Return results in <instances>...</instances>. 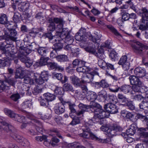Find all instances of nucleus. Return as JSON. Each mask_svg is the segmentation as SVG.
I'll use <instances>...</instances> for the list:
<instances>
[{
	"label": "nucleus",
	"mask_w": 148,
	"mask_h": 148,
	"mask_svg": "<svg viewBox=\"0 0 148 148\" xmlns=\"http://www.w3.org/2000/svg\"><path fill=\"white\" fill-rule=\"evenodd\" d=\"M89 125V124H86L85 123V124L82 127L83 132L79 134L80 136L87 139L97 140L99 142L102 143H107L109 141V140H110V139L109 138L102 139L100 138V137H97L91 132L88 126Z\"/></svg>",
	"instance_id": "1"
},
{
	"label": "nucleus",
	"mask_w": 148,
	"mask_h": 148,
	"mask_svg": "<svg viewBox=\"0 0 148 148\" xmlns=\"http://www.w3.org/2000/svg\"><path fill=\"white\" fill-rule=\"evenodd\" d=\"M101 130L105 132L108 134L110 137H112L116 135V133L121 130V128L118 126H112L108 125L102 126L100 128Z\"/></svg>",
	"instance_id": "2"
},
{
	"label": "nucleus",
	"mask_w": 148,
	"mask_h": 148,
	"mask_svg": "<svg viewBox=\"0 0 148 148\" xmlns=\"http://www.w3.org/2000/svg\"><path fill=\"white\" fill-rule=\"evenodd\" d=\"M31 52V50L27 47L19 49L17 52V55L19 60L22 62L25 61L28 57L27 56Z\"/></svg>",
	"instance_id": "3"
},
{
	"label": "nucleus",
	"mask_w": 148,
	"mask_h": 148,
	"mask_svg": "<svg viewBox=\"0 0 148 148\" xmlns=\"http://www.w3.org/2000/svg\"><path fill=\"white\" fill-rule=\"evenodd\" d=\"M12 25L10 24H8L7 27L8 30V32L5 33V35L11 40L15 41L17 38L16 36L17 32L15 29L11 28V26ZM12 27L11 26V27Z\"/></svg>",
	"instance_id": "4"
},
{
	"label": "nucleus",
	"mask_w": 148,
	"mask_h": 148,
	"mask_svg": "<svg viewBox=\"0 0 148 148\" xmlns=\"http://www.w3.org/2000/svg\"><path fill=\"white\" fill-rule=\"evenodd\" d=\"M61 101L60 103H57L54 107V111L57 114H60L64 113L65 111V107L64 105L66 104L64 103V101L62 98H59Z\"/></svg>",
	"instance_id": "5"
},
{
	"label": "nucleus",
	"mask_w": 148,
	"mask_h": 148,
	"mask_svg": "<svg viewBox=\"0 0 148 148\" xmlns=\"http://www.w3.org/2000/svg\"><path fill=\"white\" fill-rule=\"evenodd\" d=\"M134 52L136 54L142 55L144 53L146 46L139 42H137L136 45L133 46Z\"/></svg>",
	"instance_id": "6"
},
{
	"label": "nucleus",
	"mask_w": 148,
	"mask_h": 148,
	"mask_svg": "<svg viewBox=\"0 0 148 148\" xmlns=\"http://www.w3.org/2000/svg\"><path fill=\"white\" fill-rule=\"evenodd\" d=\"M99 111L94 112V116L92 119H89L88 121L85 122L86 124L89 125H92L93 123H96L99 122L100 119H101V112Z\"/></svg>",
	"instance_id": "7"
},
{
	"label": "nucleus",
	"mask_w": 148,
	"mask_h": 148,
	"mask_svg": "<svg viewBox=\"0 0 148 148\" xmlns=\"http://www.w3.org/2000/svg\"><path fill=\"white\" fill-rule=\"evenodd\" d=\"M104 108L105 110L109 112V114H115L118 112L117 107L112 103H108L105 105Z\"/></svg>",
	"instance_id": "8"
},
{
	"label": "nucleus",
	"mask_w": 148,
	"mask_h": 148,
	"mask_svg": "<svg viewBox=\"0 0 148 148\" xmlns=\"http://www.w3.org/2000/svg\"><path fill=\"white\" fill-rule=\"evenodd\" d=\"M140 15L142 16L140 24H146L148 23V10L145 8H143L140 10Z\"/></svg>",
	"instance_id": "9"
},
{
	"label": "nucleus",
	"mask_w": 148,
	"mask_h": 148,
	"mask_svg": "<svg viewBox=\"0 0 148 148\" xmlns=\"http://www.w3.org/2000/svg\"><path fill=\"white\" fill-rule=\"evenodd\" d=\"M91 69L88 66H84L82 67V73H87L88 74L85 77V78H88L90 80V81H92L93 78L94 76L95 75L94 72H91L89 73Z\"/></svg>",
	"instance_id": "10"
},
{
	"label": "nucleus",
	"mask_w": 148,
	"mask_h": 148,
	"mask_svg": "<svg viewBox=\"0 0 148 148\" xmlns=\"http://www.w3.org/2000/svg\"><path fill=\"white\" fill-rule=\"evenodd\" d=\"M134 73L137 76L142 78L146 75V71L145 68L140 67L136 68L134 70Z\"/></svg>",
	"instance_id": "11"
},
{
	"label": "nucleus",
	"mask_w": 148,
	"mask_h": 148,
	"mask_svg": "<svg viewBox=\"0 0 148 148\" xmlns=\"http://www.w3.org/2000/svg\"><path fill=\"white\" fill-rule=\"evenodd\" d=\"M130 84L133 85H142V82L138 77L135 75H131L129 78Z\"/></svg>",
	"instance_id": "12"
},
{
	"label": "nucleus",
	"mask_w": 148,
	"mask_h": 148,
	"mask_svg": "<svg viewBox=\"0 0 148 148\" xmlns=\"http://www.w3.org/2000/svg\"><path fill=\"white\" fill-rule=\"evenodd\" d=\"M89 108L92 112H94L99 111L102 108V107L98 103L93 102L90 103Z\"/></svg>",
	"instance_id": "13"
},
{
	"label": "nucleus",
	"mask_w": 148,
	"mask_h": 148,
	"mask_svg": "<svg viewBox=\"0 0 148 148\" xmlns=\"http://www.w3.org/2000/svg\"><path fill=\"white\" fill-rule=\"evenodd\" d=\"M142 85H133L132 87V91H131L132 95H134L135 92H141L143 93L146 91L147 89L145 88H142Z\"/></svg>",
	"instance_id": "14"
},
{
	"label": "nucleus",
	"mask_w": 148,
	"mask_h": 148,
	"mask_svg": "<svg viewBox=\"0 0 148 148\" xmlns=\"http://www.w3.org/2000/svg\"><path fill=\"white\" fill-rule=\"evenodd\" d=\"M86 95L88 100L91 102H95L97 97V95L96 93L92 91H88Z\"/></svg>",
	"instance_id": "15"
},
{
	"label": "nucleus",
	"mask_w": 148,
	"mask_h": 148,
	"mask_svg": "<svg viewBox=\"0 0 148 148\" xmlns=\"http://www.w3.org/2000/svg\"><path fill=\"white\" fill-rule=\"evenodd\" d=\"M64 104L67 103L69 106V110H70L71 113H69V115L71 117H72V113L74 114L76 112V110L74 108L76 105L75 103H73L71 101H67L64 102Z\"/></svg>",
	"instance_id": "16"
},
{
	"label": "nucleus",
	"mask_w": 148,
	"mask_h": 148,
	"mask_svg": "<svg viewBox=\"0 0 148 148\" xmlns=\"http://www.w3.org/2000/svg\"><path fill=\"white\" fill-rule=\"evenodd\" d=\"M69 33H70V32H69L68 28H63L61 32L60 33L61 34L60 35L57 37L55 39V41L57 42L58 41L59 42L61 40H62L63 39V37H64V36L68 34Z\"/></svg>",
	"instance_id": "17"
},
{
	"label": "nucleus",
	"mask_w": 148,
	"mask_h": 148,
	"mask_svg": "<svg viewBox=\"0 0 148 148\" xmlns=\"http://www.w3.org/2000/svg\"><path fill=\"white\" fill-rule=\"evenodd\" d=\"M27 116L28 118L31 120V122L34 125H38L40 126L41 125V123L36 119L34 115L31 113H29Z\"/></svg>",
	"instance_id": "18"
},
{
	"label": "nucleus",
	"mask_w": 148,
	"mask_h": 148,
	"mask_svg": "<svg viewBox=\"0 0 148 148\" xmlns=\"http://www.w3.org/2000/svg\"><path fill=\"white\" fill-rule=\"evenodd\" d=\"M10 136L17 142H22L23 141V142L24 141V140H23L24 141L26 142L27 144L28 143V142L27 140L24 139L23 137L21 136L17 135V134L14 133V132L13 133H11Z\"/></svg>",
	"instance_id": "19"
},
{
	"label": "nucleus",
	"mask_w": 148,
	"mask_h": 148,
	"mask_svg": "<svg viewBox=\"0 0 148 148\" xmlns=\"http://www.w3.org/2000/svg\"><path fill=\"white\" fill-rule=\"evenodd\" d=\"M32 103L31 101L27 100L23 102L21 106L23 109H30L32 107Z\"/></svg>",
	"instance_id": "20"
},
{
	"label": "nucleus",
	"mask_w": 148,
	"mask_h": 148,
	"mask_svg": "<svg viewBox=\"0 0 148 148\" xmlns=\"http://www.w3.org/2000/svg\"><path fill=\"white\" fill-rule=\"evenodd\" d=\"M45 56H42L41 57L40 59L39 62H36L35 64V65L37 66H43L46 64L47 65L48 60L49 59L48 57H45Z\"/></svg>",
	"instance_id": "21"
},
{
	"label": "nucleus",
	"mask_w": 148,
	"mask_h": 148,
	"mask_svg": "<svg viewBox=\"0 0 148 148\" xmlns=\"http://www.w3.org/2000/svg\"><path fill=\"white\" fill-rule=\"evenodd\" d=\"M94 84L97 88L102 87L103 88H106L108 87V84L106 82L105 80L102 79L99 82H95Z\"/></svg>",
	"instance_id": "22"
},
{
	"label": "nucleus",
	"mask_w": 148,
	"mask_h": 148,
	"mask_svg": "<svg viewBox=\"0 0 148 148\" xmlns=\"http://www.w3.org/2000/svg\"><path fill=\"white\" fill-rule=\"evenodd\" d=\"M72 83L76 87L79 86L81 85V82L79 78L75 75H73L70 77Z\"/></svg>",
	"instance_id": "23"
},
{
	"label": "nucleus",
	"mask_w": 148,
	"mask_h": 148,
	"mask_svg": "<svg viewBox=\"0 0 148 148\" xmlns=\"http://www.w3.org/2000/svg\"><path fill=\"white\" fill-rule=\"evenodd\" d=\"M8 17L5 14H1L0 16V23L2 24H6L7 27L9 23L8 21Z\"/></svg>",
	"instance_id": "24"
},
{
	"label": "nucleus",
	"mask_w": 148,
	"mask_h": 148,
	"mask_svg": "<svg viewBox=\"0 0 148 148\" xmlns=\"http://www.w3.org/2000/svg\"><path fill=\"white\" fill-rule=\"evenodd\" d=\"M117 97L119 102H121L123 105H124L125 104L128 100V98L121 94H119L117 95Z\"/></svg>",
	"instance_id": "25"
},
{
	"label": "nucleus",
	"mask_w": 148,
	"mask_h": 148,
	"mask_svg": "<svg viewBox=\"0 0 148 148\" xmlns=\"http://www.w3.org/2000/svg\"><path fill=\"white\" fill-rule=\"evenodd\" d=\"M143 100L139 104V107L140 109L145 111H148V101Z\"/></svg>",
	"instance_id": "26"
},
{
	"label": "nucleus",
	"mask_w": 148,
	"mask_h": 148,
	"mask_svg": "<svg viewBox=\"0 0 148 148\" xmlns=\"http://www.w3.org/2000/svg\"><path fill=\"white\" fill-rule=\"evenodd\" d=\"M9 88L8 84L5 81L0 80V92H2L5 90L8 89Z\"/></svg>",
	"instance_id": "27"
},
{
	"label": "nucleus",
	"mask_w": 148,
	"mask_h": 148,
	"mask_svg": "<svg viewBox=\"0 0 148 148\" xmlns=\"http://www.w3.org/2000/svg\"><path fill=\"white\" fill-rule=\"evenodd\" d=\"M139 131L140 136L144 138H148V127L146 128H140Z\"/></svg>",
	"instance_id": "28"
},
{
	"label": "nucleus",
	"mask_w": 148,
	"mask_h": 148,
	"mask_svg": "<svg viewBox=\"0 0 148 148\" xmlns=\"http://www.w3.org/2000/svg\"><path fill=\"white\" fill-rule=\"evenodd\" d=\"M48 49L47 47H40L37 49V51L41 56H46L48 52Z\"/></svg>",
	"instance_id": "29"
},
{
	"label": "nucleus",
	"mask_w": 148,
	"mask_h": 148,
	"mask_svg": "<svg viewBox=\"0 0 148 148\" xmlns=\"http://www.w3.org/2000/svg\"><path fill=\"white\" fill-rule=\"evenodd\" d=\"M43 96L48 101H52L56 98V96L54 95L49 92L44 94Z\"/></svg>",
	"instance_id": "30"
},
{
	"label": "nucleus",
	"mask_w": 148,
	"mask_h": 148,
	"mask_svg": "<svg viewBox=\"0 0 148 148\" xmlns=\"http://www.w3.org/2000/svg\"><path fill=\"white\" fill-rule=\"evenodd\" d=\"M132 89V87L129 85H124L120 88L121 91L125 94L129 93Z\"/></svg>",
	"instance_id": "31"
},
{
	"label": "nucleus",
	"mask_w": 148,
	"mask_h": 148,
	"mask_svg": "<svg viewBox=\"0 0 148 148\" xmlns=\"http://www.w3.org/2000/svg\"><path fill=\"white\" fill-rule=\"evenodd\" d=\"M5 113L9 117L14 119L16 114H15L13 111L8 108H5L4 110Z\"/></svg>",
	"instance_id": "32"
},
{
	"label": "nucleus",
	"mask_w": 148,
	"mask_h": 148,
	"mask_svg": "<svg viewBox=\"0 0 148 148\" xmlns=\"http://www.w3.org/2000/svg\"><path fill=\"white\" fill-rule=\"evenodd\" d=\"M99 49H98V52H96L95 56L99 58H104L105 55L104 54V50L101 48Z\"/></svg>",
	"instance_id": "33"
},
{
	"label": "nucleus",
	"mask_w": 148,
	"mask_h": 148,
	"mask_svg": "<svg viewBox=\"0 0 148 148\" xmlns=\"http://www.w3.org/2000/svg\"><path fill=\"white\" fill-rule=\"evenodd\" d=\"M63 89L64 91H74L72 85L69 83H65L63 86Z\"/></svg>",
	"instance_id": "34"
},
{
	"label": "nucleus",
	"mask_w": 148,
	"mask_h": 148,
	"mask_svg": "<svg viewBox=\"0 0 148 148\" xmlns=\"http://www.w3.org/2000/svg\"><path fill=\"white\" fill-rule=\"evenodd\" d=\"M106 27L116 36H121L120 34L119 33L117 30L112 25H106Z\"/></svg>",
	"instance_id": "35"
},
{
	"label": "nucleus",
	"mask_w": 148,
	"mask_h": 148,
	"mask_svg": "<svg viewBox=\"0 0 148 148\" xmlns=\"http://www.w3.org/2000/svg\"><path fill=\"white\" fill-rule=\"evenodd\" d=\"M56 59L58 61L60 62H64L68 60L67 56L64 54L58 56L56 57Z\"/></svg>",
	"instance_id": "36"
},
{
	"label": "nucleus",
	"mask_w": 148,
	"mask_h": 148,
	"mask_svg": "<svg viewBox=\"0 0 148 148\" xmlns=\"http://www.w3.org/2000/svg\"><path fill=\"white\" fill-rule=\"evenodd\" d=\"M62 40H61L60 41H56V43L54 45V47L53 49L56 51H59L61 50L63 47V44L61 42Z\"/></svg>",
	"instance_id": "37"
},
{
	"label": "nucleus",
	"mask_w": 148,
	"mask_h": 148,
	"mask_svg": "<svg viewBox=\"0 0 148 148\" xmlns=\"http://www.w3.org/2000/svg\"><path fill=\"white\" fill-rule=\"evenodd\" d=\"M21 14L17 12H14V15L12 18L13 20L15 23H17L19 22L20 19L21 18Z\"/></svg>",
	"instance_id": "38"
},
{
	"label": "nucleus",
	"mask_w": 148,
	"mask_h": 148,
	"mask_svg": "<svg viewBox=\"0 0 148 148\" xmlns=\"http://www.w3.org/2000/svg\"><path fill=\"white\" fill-rule=\"evenodd\" d=\"M65 39V42L67 43H71L73 42V37L70 34V33L64 36L63 39Z\"/></svg>",
	"instance_id": "39"
},
{
	"label": "nucleus",
	"mask_w": 148,
	"mask_h": 148,
	"mask_svg": "<svg viewBox=\"0 0 148 148\" xmlns=\"http://www.w3.org/2000/svg\"><path fill=\"white\" fill-rule=\"evenodd\" d=\"M136 132L135 129L132 126L131 127L127 130L126 133H123L122 134L125 136V134L126 135H133Z\"/></svg>",
	"instance_id": "40"
},
{
	"label": "nucleus",
	"mask_w": 148,
	"mask_h": 148,
	"mask_svg": "<svg viewBox=\"0 0 148 148\" xmlns=\"http://www.w3.org/2000/svg\"><path fill=\"white\" fill-rule=\"evenodd\" d=\"M47 65L50 70L57 69L58 68H60L58 67L57 64L54 62H49L47 63Z\"/></svg>",
	"instance_id": "41"
},
{
	"label": "nucleus",
	"mask_w": 148,
	"mask_h": 148,
	"mask_svg": "<svg viewBox=\"0 0 148 148\" xmlns=\"http://www.w3.org/2000/svg\"><path fill=\"white\" fill-rule=\"evenodd\" d=\"M106 100L110 103H116V96L113 95H108Z\"/></svg>",
	"instance_id": "42"
},
{
	"label": "nucleus",
	"mask_w": 148,
	"mask_h": 148,
	"mask_svg": "<svg viewBox=\"0 0 148 148\" xmlns=\"http://www.w3.org/2000/svg\"><path fill=\"white\" fill-rule=\"evenodd\" d=\"M72 118V120L69 124L72 126H74L81 123V121L79 118L77 116H75Z\"/></svg>",
	"instance_id": "43"
},
{
	"label": "nucleus",
	"mask_w": 148,
	"mask_h": 148,
	"mask_svg": "<svg viewBox=\"0 0 148 148\" xmlns=\"http://www.w3.org/2000/svg\"><path fill=\"white\" fill-rule=\"evenodd\" d=\"M48 23H49L48 26L47 30L48 31L53 32L56 29V25L54 23L51 22L48 19Z\"/></svg>",
	"instance_id": "44"
},
{
	"label": "nucleus",
	"mask_w": 148,
	"mask_h": 148,
	"mask_svg": "<svg viewBox=\"0 0 148 148\" xmlns=\"http://www.w3.org/2000/svg\"><path fill=\"white\" fill-rule=\"evenodd\" d=\"M14 120L18 122L23 123L25 122V117L22 115L16 114Z\"/></svg>",
	"instance_id": "45"
},
{
	"label": "nucleus",
	"mask_w": 148,
	"mask_h": 148,
	"mask_svg": "<svg viewBox=\"0 0 148 148\" xmlns=\"http://www.w3.org/2000/svg\"><path fill=\"white\" fill-rule=\"evenodd\" d=\"M55 93L57 95H60V97L64 94V91L63 88L61 87H57L54 90ZM60 97V96H59Z\"/></svg>",
	"instance_id": "46"
},
{
	"label": "nucleus",
	"mask_w": 148,
	"mask_h": 148,
	"mask_svg": "<svg viewBox=\"0 0 148 148\" xmlns=\"http://www.w3.org/2000/svg\"><path fill=\"white\" fill-rule=\"evenodd\" d=\"M39 100L40 101L41 106L46 107L49 105V101L46 99H45L44 97L42 98V97H41L39 99Z\"/></svg>",
	"instance_id": "47"
},
{
	"label": "nucleus",
	"mask_w": 148,
	"mask_h": 148,
	"mask_svg": "<svg viewBox=\"0 0 148 148\" xmlns=\"http://www.w3.org/2000/svg\"><path fill=\"white\" fill-rule=\"evenodd\" d=\"M48 19L51 22L54 23L56 24L62 23V20L61 18H52L49 17L48 18Z\"/></svg>",
	"instance_id": "48"
},
{
	"label": "nucleus",
	"mask_w": 148,
	"mask_h": 148,
	"mask_svg": "<svg viewBox=\"0 0 148 148\" xmlns=\"http://www.w3.org/2000/svg\"><path fill=\"white\" fill-rule=\"evenodd\" d=\"M98 62V64L99 66L103 69H105L106 68V63L103 60V58H99Z\"/></svg>",
	"instance_id": "49"
},
{
	"label": "nucleus",
	"mask_w": 148,
	"mask_h": 148,
	"mask_svg": "<svg viewBox=\"0 0 148 148\" xmlns=\"http://www.w3.org/2000/svg\"><path fill=\"white\" fill-rule=\"evenodd\" d=\"M71 44H68V45L64 47V49L69 52H71V53L74 49H75V47L76 46Z\"/></svg>",
	"instance_id": "50"
},
{
	"label": "nucleus",
	"mask_w": 148,
	"mask_h": 148,
	"mask_svg": "<svg viewBox=\"0 0 148 148\" xmlns=\"http://www.w3.org/2000/svg\"><path fill=\"white\" fill-rule=\"evenodd\" d=\"M126 4L129 6L131 9L136 12V9L135 6L134 5L132 0H129L126 2Z\"/></svg>",
	"instance_id": "51"
},
{
	"label": "nucleus",
	"mask_w": 148,
	"mask_h": 148,
	"mask_svg": "<svg viewBox=\"0 0 148 148\" xmlns=\"http://www.w3.org/2000/svg\"><path fill=\"white\" fill-rule=\"evenodd\" d=\"M78 106L81 110L84 112L86 111V110L89 108V106H88L82 103H80Z\"/></svg>",
	"instance_id": "52"
},
{
	"label": "nucleus",
	"mask_w": 148,
	"mask_h": 148,
	"mask_svg": "<svg viewBox=\"0 0 148 148\" xmlns=\"http://www.w3.org/2000/svg\"><path fill=\"white\" fill-rule=\"evenodd\" d=\"M89 53L93 54L95 56L96 53V49L95 47L89 46L85 49Z\"/></svg>",
	"instance_id": "53"
},
{
	"label": "nucleus",
	"mask_w": 148,
	"mask_h": 148,
	"mask_svg": "<svg viewBox=\"0 0 148 148\" xmlns=\"http://www.w3.org/2000/svg\"><path fill=\"white\" fill-rule=\"evenodd\" d=\"M100 112H101V119L105 118H108L110 116L109 113L106 110L105 111L102 108L100 110Z\"/></svg>",
	"instance_id": "54"
},
{
	"label": "nucleus",
	"mask_w": 148,
	"mask_h": 148,
	"mask_svg": "<svg viewBox=\"0 0 148 148\" xmlns=\"http://www.w3.org/2000/svg\"><path fill=\"white\" fill-rule=\"evenodd\" d=\"M11 49L5 48L2 52V54H5L7 57L9 58L10 56L12 55L10 50Z\"/></svg>",
	"instance_id": "55"
},
{
	"label": "nucleus",
	"mask_w": 148,
	"mask_h": 148,
	"mask_svg": "<svg viewBox=\"0 0 148 148\" xmlns=\"http://www.w3.org/2000/svg\"><path fill=\"white\" fill-rule=\"evenodd\" d=\"M49 76V74L48 71H44L41 72L40 76L43 78L46 82H47Z\"/></svg>",
	"instance_id": "56"
},
{
	"label": "nucleus",
	"mask_w": 148,
	"mask_h": 148,
	"mask_svg": "<svg viewBox=\"0 0 148 148\" xmlns=\"http://www.w3.org/2000/svg\"><path fill=\"white\" fill-rule=\"evenodd\" d=\"M50 133H54L59 138L61 139H63L62 137L59 134L58 130L56 128H53L51 129L50 130Z\"/></svg>",
	"instance_id": "57"
},
{
	"label": "nucleus",
	"mask_w": 148,
	"mask_h": 148,
	"mask_svg": "<svg viewBox=\"0 0 148 148\" xmlns=\"http://www.w3.org/2000/svg\"><path fill=\"white\" fill-rule=\"evenodd\" d=\"M106 67H107V68H106V73L109 75L110 74L109 72L108 71L109 69H110L111 70H114L115 69L114 65L109 63H106Z\"/></svg>",
	"instance_id": "58"
},
{
	"label": "nucleus",
	"mask_w": 148,
	"mask_h": 148,
	"mask_svg": "<svg viewBox=\"0 0 148 148\" xmlns=\"http://www.w3.org/2000/svg\"><path fill=\"white\" fill-rule=\"evenodd\" d=\"M127 56L125 55L122 56L120 59L118 64L120 65H122L126 62H127Z\"/></svg>",
	"instance_id": "59"
},
{
	"label": "nucleus",
	"mask_w": 148,
	"mask_h": 148,
	"mask_svg": "<svg viewBox=\"0 0 148 148\" xmlns=\"http://www.w3.org/2000/svg\"><path fill=\"white\" fill-rule=\"evenodd\" d=\"M124 105L127 106L128 108L131 110H133L135 109L134 106L132 101L128 100V102Z\"/></svg>",
	"instance_id": "60"
},
{
	"label": "nucleus",
	"mask_w": 148,
	"mask_h": 148,
	"mask_svg": "<svg viewBox=\"0 0 148 148\" xmlns=\"http://www.w3.org/2000/svg\"><path fill=\"white\" fill-rule=\"evenodd\" d=\"M23 62L25 63V64L26 66L28 68L30 67L32 65V61L31 60L30 58L28 57L25 60V61Z\"/></svg>",
	"instance_id": "61"
},
{
	"label": "nucleus",
	"mask_w": 148,
	"mask_h": 148,
	"mask_svg": "<svg viewBox=\"0 0 148 148\" xmlns=\"http://www.w3.org/2000/svg\"><path fill=\"white\" fill-rule=\"evenodd\" d=\"M98 96L101 98H102L104 100H106L108 95L106 93L103 91H101L99 93Z\"/></svg>",
	"instance_id": "62"
},
{
	"label": "nucleus",
	"mask_w": 148,
	"mask_h": 148,
	"mask_svg": "<svg viewBox=\"0 0 148 148\" xmlns=\"http://www.w3.org/2000/svg\"><path fill=\"white\" fill-rule=\"evenodd\" d=\"M10 59L11 60H13L15 64H17L18 61V59H19L18 56H16L12 54L10 56Z\"/></svg>",
	"instance_id": "63"
},
{
	"label": "nucleus",
	"mask_w": 148,
	"mask_h": 148,
	"mask_svg": "<svg viewBox=\"0 0 148 148\" xmlns=\"http://www.w3.org/2000/svg\"><path fill=\"white\" fill-rule=\"evenodd\" d=\"M35 81L37 84H41L46 82L45 80L39 75L38 78H36L35 79Z\"/></svg>",
	"instance_id": "64"
}]
</instances>
